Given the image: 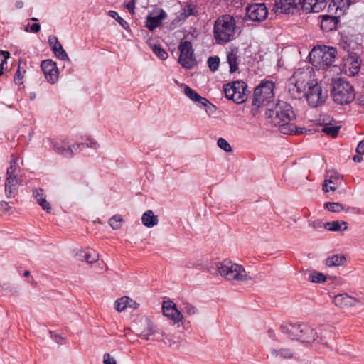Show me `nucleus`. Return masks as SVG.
Listing matches in <instances>:
<instances>
[{"instance_id": "nucleus-1", "label": "nucleus", "mask_w": 364, "mask_h": 364, "mask_svg": "<svg viewBox=\"0 0 364 364\" xmlns=\"http://www.w3.org/2000/svg\"><path fill=\"white\" fill-rule=\"evenodd\" d=\"M281 330L284 335L291 340L313 344L316 350H321L328 346L327 340L322 336H319L313 328L306 323H288L282 326Z\"/></svg>"}, {"instance_id": "nucleus-2", "label": "nucleus", "mask_w": 364, "mask_h": 364, "mask_svg": "<svg viewBox=\"0 0 364 364\" xmlns=\"http://www.w3.org/2000/svg\"><path fill=\"white\" fill-rule=\"evenodd\" d=\"M313 73L314 70L310 66L298 69L294 73L288 81V90L291 97L301 99L306 85L310 87L311 82H317L314 78Z\"/></svg>"}, {"instance_id": "nucleus-3", "label": "nucleus", "mask_w": 364, "mask_h": 364, "mask_svg": "<svg viewBox=\"0 0 364 364\" xmlns=\"http://www.w3.org/2000/svg\"><path fill=\"white\" fill-rule=\"evenodd\" d=\"M235 21L233 16L225 14L214 23L213 36L217 43H227L235 38Z\"/></svg>"}, {"instance_id": "nucleus-4", "label": "nucleus", "mask_w": 364, "mask_h": 364, "mask_svg": "<svg viewBox=\"0 0 364 364\" xmlns=\"http://www.w3.org/2000/svg\"><path fill=\"white\" fill-rule=\"evenodd\" d=\"M336 54L337 51L333 47L318 46L311 50L309 55V62L316 68L326 70L335 62Z\"/></svg>"}, {"instance_id": "nucleus-5", "label": "nucleus", "mask_w": 364, "mask_h": 364, "mask_svg": "<svg viewBox=\"0 0 364 364\" xmlns=\"http://www.w3.org/2000/svg\"><path fill=\"white\" fill-rule=\"evenodd\" d=\"M219 275L230 281L244 282L250 278L241 264H237L228 259L215 264Z\"/></svg>"}, {"instance_id": "nucleus-6", "label": "nucleus", "mask_w": 364, "mask_h": 364, "mask_svg": "<svg viewBox=\"0 0 364 364\" xmlns=\"http://www.w3.org/2000/svg\"><path fill=\"white\" fill-rule=\"evenodd\" d=\"M275 85L271 80H264L253 91L252 105L256 108L267 106L274 98Z\"/></svg>"}, {"instance_id": "nucleus-7", "label": "nucleus", "mask_w": 364, "mask_h": 364, "mask_svg": "<svg viewBox=\"0 0 364 364\" xmlns=\"http://www.w3.org/2000/svg\"><path fill=\"white\" fill-rule=\"evenodd\" d=\"M331 95L334 102L341 105L350 104L355 97L352 85L342 79L334 81Z\"/></svg>"}, {"instance_id": "nucleus-8", "label": "nucleus", "mask_w": 364, "mask_h": 364, "mask_svg": "<svg viewBox=\"0 0 364 364\" xmlns=\"http://www.w3.org/2000/svg\"><path fill=\"white\" fill-rule=\"evenodd\" d=\"M266 115L267 118L272 119L271 123L273 124H278L282 122H291L296 117L291 106L283 101L277 102L273 110L268 109Z\"/></svg>"}, {"instance_id": "nucleus-9", "label": "nucleus", "mask_w": 364, "mask_h": 364, "mask_svg": "<svg viewBox=\"0 0 364 364\" xmlns=\"http://www.w3.org/2000/svg\"><path fill=\"white\" fill-rule=\"evenodd\" d=\"M226 98L236 104H242L248 96L247 85L243 81H235L223 87Z\"/></svg>"}, {"instance_id": "nucleus-10", "label": "nucleus", "mask_w": 364, "mask_h": 364, "mask_svg": "<svg viewBox=\"0 0 364 364\" xmlns=\"http://www.w3.org/2000/svg\"><path fill=\"white\" fill-rule=\"evenodd\" d=\"M307 103L312 107H317L324 104L327 98V91L321 89L318 82H311L304 95Z\"/></svg>"}, {"instance_id": "nucleus-11", "label": "nucleus", "mask_w": 364, "mask_h": 364, "mask_svg": "<svg viewBox=\"0 0 364 364\" xmlns=\"http://www.w3.org/2000/svg\"><path fill=\"white\" fill-rule=\"evenodd\" d=\"M180 57L179 63L186 69H191L196 65L194 50L192 48L191 43L187 41H183L179 46Z\"/></svg>"}, {"instance_id": "nucleus-12", "label": "nucleus", "mask_w": 364, "mask_h": 364, "mask_svg": "<svg viewBox=\"0 0 364 364\" xmlns=\"http://www.w3.org/2000/svg\"><path fill=\"white\" fill-rule=\"evenodd\" d=\"M268 14L264 3H252L245 7V18L253 22L264 21Z\"/></svg>"}, {"instance_id": "nucleus-13", "label": "nucleus", "mask_w": 364, "mask_h": 364, "mask_svg": "<svg viewBox=\"0 0 364 364\" xmlns=\"http://www.w3.org/2000/svg\"><path fill=\"white\" fill-rule=\"evenodd\" d=\"M164 315L178 323L183 320V315L181 311L177 309L175 303L171 300L164 301L162 305Z\"/></svg>"}, {"instance_id": "nucleus-14", "label": "nucleus", "mask_w": 364, "mask_h": 364, "mask_svg": "<svg viewBox=\"0 0 364 364\" xmlns=\"http://www.w3.org/2000/svg\"><path fill=\"white\" fill-rule=\"evenodd\" d=\"M41 69L47 82L53 85L57 82L59 77V70L56 63L51 60H45L41 63Z\"/></svg>"}, {"instance_id": "nucleus-15", "label": "nucleus", "mask_w": 364, "mask_h": 364, "mask_svg": "<svg viewBox=\"0 0 364 364\" xmlns=\"http://www.w3.org/2000/svg\"><path fill=\"white\" fill-rule=\"evenodd\" d=\"M275 5L281 13L287 14H294L301 9L304 10V0H279Z\"/></svg>"}, {"instance_id": "nucleus-16", "label": "nucleus", "mask_w": 364, "mask_h": 364, "mask_svg": "<svg viewBox=\"0 0 364 364\" xmlns=\"http://www.w3.org/2000/svg\"><path fill=\"white\" fill-rule=\"evenodd\" d=\"M342 177L340 173L334 171H328L326 175V179L323 186V191L327 193L329 191H334L341 185Z\"/></svg>"}, {"instance_id": "nucleus-17", "label": "nucleus", "mask_w": 364, "mask_h": 364, "mask_svg": "<svg viewBox=\"0 0 364 364\" xmlns=\"http://www.w3.org/2000/svg\"><path fill=\"white\" fill-rule=\"evenodd\" d=\"M166 16L167 14L163 9H160L157 14H151L147 16L146 18V28L153 31L159 28Z\"/></svg>"}, {"instance_id": "nucleus-18", "label": "nucleus", "mask_w": 364, "mask_h": 364, "mask_svg": "<svg viewBox=\"0 0 364 364\" xmlns=\"http://www.w3.org/2000/svg\"><path fill=\"white\" fill-rule=\"evenodd\" d=\"M333 304L341 309L355 306L358 303V300L354 297L349 296L348 294L343 293L337 294L333 298Z\"/></svg>"}, {"instance_id": "nucleus-19", "label": "nucleus", "mask_w": 364, "mask_h": 364, "mask_svg": "<svg viewBox=\"0 0 364 364\" xmlns=\"http://www.w3.org/2000/svg\"><path fill=\"white\" fill-rule=\"evenodd\" d=\"M19 180L18 178H6L5 194L6 198H13L18 193Z\"/></svg>"}, {"instance_id": "nucleus-20", "label": "nucleus", "mask_w": 364, "mask_h": 364, "mask_svg": "<svg viewBox=\"0 0 364 364\" xmlns=\"http://www.w3.org/2000/svg\"><path fill=\"white\" fill-rule=\"evenodd\" d=\"M360 70V63L355 57L350 56L345 60L343 70L349 76H355Z\"/></svg>"}, {"instance_id": "nucleus-21", "label": "nucleus", "mask_w": 364, "mask_h": 364, "mask_svg": "<svg viewBox=\"0 0 364 364\" xmlns=\"http://www.w3.org/2000/svg\"><path fill=\"white\" fill-rule=\"evenodd\" d=\"M328 0H304V11L318 13L326 8Z\"/></svg>"}, {"instance_id": "nucleus-22", "label": "nucleus", "mask_w": 364, "mask_h": 364, "mask_svg": "<svg viewBox=\"0 0 364 364\" xmlns=\"http://www.w3.org/2000/svg\"><path fill=\"white\" fill-rule=\"evenodd\" d=\"M270 353L272 356L276 359L291 360L295 358V353L289 348H272Z\"/></svg>"}, {"instance_id": "nucleus-23", "label": "nucleus", "mask_w": 364, "mask_h": 364, "mask_svg": "<svg viewBox=\"0 0 364 364\" xmlns=\"http://www.w3.org/2000/svg\"><path fill=\"white\" fill-rule=\"evenodd\" d=\"M139 304L135 301L127 297L123 296L119 299H117L114 302V309L118 312H122L125 310L127 307H132L136 309Z\"/></svg>"}, {"instance_id": "nucleus-24", "label": "nucleus", "mask_w": 364, "mask_h": 364, "mask_svg": "<svg viewBox=\"0 0 364 364\" xmlns=\"http://www.w3.org/2000/svg\"><path fill=\"white\" fill-rule=\"evenodd\" d=\"M237 53L238 50L237 48L230 49V50L227 53V61L229 64L230 73H235L238 70L240 58H238Z\"/></svg>"}, {"instance_id": "nucleus-25", "label": "nucleus", "mask_w": 364, "mask_h": 364, "mask_svg": "<svg viewBox=\"0 0 364 364\" xmlns=\"http://www.w3.org/2000/svg\"><path fill=\"white\" fill-rule=\"evenodd\" d=\"M336 23L337 19L336 17L326 15L323 16V18H321L320 27L321 30L328 32L336 29Z\"/></svg>"}, {"instance_id": "nucleus-26", "label": "nucleus", "mask_w": 364, "mask_h": 364, "mask_svg": "<svg viewBox=\"0 0 364 364\" xmlns=\"http://www.w3.org/2000/svg\"><path fill=\"white\" fill-rule=\"evenodd\" d=\"M141 222L144 226L152 228L158 224V216L152 210H146L141 217Z\"/></svg>"}, {"instance_id": "nucleus-27", "label": "nucleus", "mask_w": 364, "mask_h": 364, "mask_svg": "<svg viewBox=\"0 0 364 364\" xmlns=\"http://www.w3.org/2000/svg\"><path fill=\"white\" fill-rule=\"evenodd\" d=\"M154 335H161V333L156 326L149 321L148 326H146V327L141 331L140 337L143 340L149 341L150 340L151 336Z\"/></svg>"}, {"instance_id": "nucleus-28", "label": "nucleus", "mask_w": 364, "mask_h": 364, "mask_svg": "<svg viewBox=\"0 0 364 364\" xmlns=\"http://www.w3.org/2000/svg\"><path fill=\"white\" fill-rule=\"evenodd\" d=\"M184 94L188 97L189 99L193 100L195 102H198L204 106H206L207 104H209L210 102L208 101L206 98H203L200 95H199L196 92H195L192 88L188 87V85L184 87Z\"/></svg>"}, {"instance_id": "nucleus-29", "label": "nucleus", "mask_w": 364, "mask_h": 364, "mask_svg": "<svg viewBox=\"0 0 364 364\" xmlns=\"http://www.w3.org/2000/svg\"><path fill=\"white\" fill-rule=\"evenodd\" d=\"M326 230L329 231H342L348 230V223L345 221L335 220L324 224Z\"/></svg>"}, {"instance_id": "nucleus-30", "label": "nucleus", "mask_w": 364, "mask_h": 364, "mask_svg": "<svg viewBox=\"0 0 364 364\" xmlns=\"http://www.w3.org/2000/svg\"><path fill=\"white\" fill-rule=\"evenodd\" d=\"M11 160L10 166L6 169V178H16V172L19 168L18 164V157L15 156L14 154L11 156Z\"/></svg>"}, {"instance_id": "nucleus-31", "label": "nucleus", "mask_w": 364, "mask_h": 364, "mask_svg": "<svg viewBox=\"0 0 364 364\" xmlns=\"http://www.w3.org/2000/svg\"><path fill=\"white\" fill-rule=\"evenodd\" d=\"M355 2V0H332L329 4V8H334L336 11L338 9L345 11Z\"/></svg>"}, {"instance_id": "nucleus-32", "label": "nucleus", "mask_w": 364, "mask_h": 364, "mask_svg": "<svg viewBox=\"0 0 364 364\" xmlns=\"http://www.w3.org/2000/svg\"><path fill=\"white\" fill-rule=\"evenodd\" d=\"M53 147L59 154H62L66 157H72L73 156V149L64 146L60 141H54L53 143Z\"/></svg>"}, {"instance_id": "nucleus-33", "label": "nucleus", "mask_w": 364, "mask_h": 364, "mask_svg": "<svg viewBox=\"0 0 364 364\" xmlns=\"http://www.w3.org/2000/svg\"><path fill=\"white\" fill-rule=\"evenodd\" d=\"M346 262V257L342 254L333 255L326 258V264L328 267H336L343 265Z\"/></svg>"}, {"instance_id": "nucleus-34", "label": "nucleus", "mask_w": 364, "mask_h": 364, "mask_svg": "<svg viewBox=\"0 0 364 364\" xmlns=\"http://www.w3.org/2000/svg\"><path fill=\"white\" fill-rule=\"evenodd\" d=\"M274 125L278 126L279 132L283 134H290L296 133V127L294 124H291V122H282L278 124Z\"/></svg>"}, {"instance_id": "nucleus-35", "label": "nucleus", "mask_w": 364, "mask_h": 364, "mask_svg": "<svg viewBox=\"0 0 364 364\" xmlns=\"http://www.w3.org/2000/svg\"><path fill=\"white\" fill-rule=\"evenodd\" d=\"M324 206L326 210L332 213H340L344 210L343 205L338 202H326Z\"/></svg>"}, {"instance_id": "nucleus-36", "label": "nucleus", "mask_w": 364, "mask_h": 364, "mask_svg": "<svg viewBox=\"0 0 364 364\" xmlns=\"http://www.w3.org/2000/svg\"><path fill=\"white\" fill-rule=\"evenodd\" d=\"M309 279L312 283H323L326 280V277L319 272H311L309 274Z\"/></svg>"}, {"instance_id": "nucleus-37", "label": "nucleus", "mask_w": 364, "mask_h": 364, "mask_svg": "<svg viewBox=\"0 0 364 364\" xmlns=\"http://www.w3.org/2000/svg\"><path fill=\"white\" fill-rule=\"evenodd\" d=\"M54 55L60 60H68V55L62 48L60 43L55 46V47L51 48Z\"/></svg>"}, {"instance_id": "nucleus-38", "label": "nucleus", "mask_w": 364, "mask_h": 364, "mask_svg": "<svg viewBox=\"0 0 364 364\" xmlns=\"http://www.w3.org/2000/svg\"><path fill=\"white\" fill-rule=\"evenodd\" d=\"M123 222L124 220L121 215H115L109 219L108 223H109L113 230H119L121 228Z\"/></svg>"}, {"instance_id": "nucleus-39", "label": "nucleus", "mask_w": 364, "mask_h": 364, "mask_svg": "<svg viewBox=\"0 0 364 364\" xmlns=\"http://www.w3.org/2000/svg\"><path fill=\"white\" fill-rule=\"evenodd\" d=\"M181 311L188 316L194 315L198 313L197 308L188 302H183Z\"/></svg>"}, {"instance_id": "nucleus-40", "label": "nucleus", "mask_w": 364, "mask_h": 364, "mask_svg": "<svg viewBox=\"0 0 364 364\" xmlns=\"http://www.w3.org/2000/svg\"><path fill=\"white\" fill-rule=\"evenodd\" d=\"M340 129V126L326 125L323 129V132L329 136L335 137L339 133Z\"/></svg>"}, {"instance_id": "nucleus-41", "label": "nucleus", "mask_w": 364, "mask_h": 364, "mask_svg": "<svg viewBox=\"0 0 364 364\" xmlns=\"http://www.w3.org/2000/svg\"><path fill=\"white\" fill-rule=\"evenodd\" d=\"M152 51L154 55L159 57L161 60H166L168 58V53L159 46H154Z\"/></svg>"}, {"instance_id": "nucleus-42", "label": "nucleus", "mask_w": 364, "mask_h": 364, "mask_svg": "<svg viewBox=\"0 0 364 364\" xmlns=\"http://www.w3.org/2000/svg\"><path fill=\"white\" fill-rule=\"evenodd\" d=\"M208 66H209L210 70L212 71L218 70L220 65V58L219 57H210L208 58L207 60Z\"/></svg>"}, {"instance_id": "nucleus-43", "label": "nucleus", "mask_w": 364, "mask_h": 364, "mask_svg": "<svg viewBox=\"0 0 364 364\" xmlns=\"http://www.w3.org/2000/svg\"><path fill=\"white\" fill-rule=\"evenodd\" d=\"M83 258L86 262L92 264L98 259V255L95 252V251H89L85 252L83 255Z\"/></svg>"}, {"instance_id": "nucleus-44", "label": "nucleus", "mask_w": 364, "mask_h": 364, "mask_svg": "<svg viewBox=\"0 0 364 364\" xmlns=\"http://www.w3.org/2000/svg\"><path fill=\"white\" fill-rule=\"evenodd\" d=\"M9 53L0 50V76L4 74V65L6 64Z\"/></svg>"}, {"instance_id": "nucleus-45", "label": "nucleus", "mask_w": 364, "mask_h": 364, "mask_svg": "<svg viewBox=\"0 0 364 364\" xmlns=\"http://www.w3.org/2000/svg\"><path fill=\"white\" fill-rule=\"evenodd\" d=\"M218 146L226 152L231 151V146H230L228 141L225 139L220 138L218 140Z\"/></svg>"}, {"instance_id": "nucleus-46", "label": "nucleus", "mask_w": 364, "mask_h": 364, "mask_svg": "<svg viewBox=\"0 0 364 364\" xmlns=\"http://www.w3.org/2000/svg\"><path fill=\"white\" fill-rule=\"evenodd\" d=\"M24 73H25V70H21V68L19 66L17 71H16L14 77V82L16 84H17V85L22 84V79L23 77Z\"/></svg>"}, {"instance_id": "nucleus-47", "label": "nucleus", "mask_w": 364, "mask_h": 364, "mask_svg": "<svg viewBox=\"0 0 364 364\" xmlns=\"http://www.w3.org/2000/svg\"><path fill=\"white\" fill-rule=\"evenodd\" d=\"M33 196L36 198L37 203L43 201L46 199V196L42 188L35 189L33 191Z\"/></svg>"}, {"instance_id": "nucleus-48", "label": "nucleus", "mask_w": 364, "mask_h": 364, "mask_svg": "<svg viewBox=\"0 0 364 364\" xmlns=\"http://www.w3.org/2000/svg\"><path fill=\"white\" fill-rule=\"evenodd\" d=\"M11 210V207L9 206L8 202L1 201L0 202V214L5 215L8 211Z\"/></svg>"}, {"instance_id": "nucleus-49", "label": "nucleus", "mask_w": 364, "mask_h": 364, "mask_svg": "<svg viewBox=\"0 0 364 364\" xmlns=\"http://www.w3.org/2000/svg\"><path fill=\"white\" fill-rule=\"evenodd\" d=\"M104 364H117L114 358L109 353H105L103 356Z\"/></svg>"}, {"instance_id": "nucleus-50", "label": "nucleus", "mask_w": 364, "mask_h": 364, "mask_svg": "<svg viewBox=\"0 0 364 364\" xmlns=\"http://www.w3.org/2000/svg\"><path fill=\"white\" fill-rule=\"evenodd\" d=\"M39 205L41 206L42 209L45 210L46 213H50L51 210V206L49 202L46 201V200H43V201L37 202Z\"/></svg>"}, {"instance_id": "nucleus-51", "label": "nucleus", "mask_w": 364, "mask_h": 364, "mask_svg": "<svg viewBox=\"0 0 364 364\" xmlns=\"http://www.w3.org/2000/svg\"><path fill=\"white\" fill-rule=\"evenodd\" d=\"M191 14H192V8L190 6H188V10H184L183 12L181 13V14H180L181 18L179 21L186 19Z\"/></svg>"}, {"instance_id": "nucleus-52", "label": "nucleus", "mask_w": 364, "mask_h": 364, "mask_svg": "<svg viewBox=\"0 0 364 364\" xmlns=\"http://www.w3.org/2000/svg\"><path fill=\"white\" fill-rule=\"evenodd\" d=\"M26 30L31 33H37L41 30V25L38 23H35L30 26V29L26 28Z\"/></svg>"}, {"instance_id": "nucleus-53", "label": "nucleus", "mask_w": 364, "mask_h": 364, "mask_svg": "<svg viewBox=\"0 0 364 364\" xmlns=\"http://www.w3.org/2000/svg\"><path fill=\"white\" fill-rule=\"evenodd\" d=\"M48 43H49V45L52 48V47H55V46L60 43L57 37L56 36H50L49 37V39H48Z\"/></svg>"}, {"instance_id": "nucleus-54", "label": "nucleus", "mask_w": 364, "mask_h": 364, "mask_svg": "<svg viewBox=\"0 0 364 364\" xmlns=\"http://www.w3.org/2000/svg\"><path fill=\"white\" fill-rule=\"evenodd\" d=\"M356 152L358 154H364V139L358 143Z\"/></svg>"}, {"instance_id": "nucleus-55", "label": "nucleus", "mask_w": 364, "mask_h": 364, "mask_svg": "<svg viewBox=\"0 0 364 364\" xmlns=\"http://www.w3.org/2000/svg\"><path fill=\"white\" fill-rule=\"evenodd\" d=\"M90 142L85 144V147H91L92 149H97L99 147L98 144L93 139H89Z\"/></svg>"}, {"instance_id": "nucleus-56", "label": "nucleus", "mask_w": 364, "mask_h": 364, "mask_svg": "<svg viewBox=\"0 0 364 364\" xmlns=\"http://www.w3.org/2000/svg\"><path fill=\"white\" fill-rule=\"evenodd\" d=\"M70 147L73 149L74 154L75 152H78L81 147H85V143L77 144Z\"/></svg>"}, {"instance_id": "nucleus-57", "label": "nucleus", "mask_w": 364, "mask_h": 364, "mask_svg": "<svg viewBox=\"0 0 364 364\" xmlns=\"http://www.w3.org/2000/svg\"><path fill=\"white\" fill-rule=\"evenodd\" d=\"M362 154H356L354 156V157H353V161H355V162H361L363 161V157L361 156Z\"/></svg>"}, {"instance_id": "nucleus-58", "label": "nucleus", "mask_w": 364, "mask_h": 364, "mask_svg": "<svg viewBox=\"0 0 364 364\" xmlns=\"http://www.w3.org/2000/svg\"><path fill=\"white\" fill-rule=\"evenodd\" d=\"M311 226H312L314 229L318 228L321 227V223L319 221H316L310 223Z\"/></svg>"}, {"instance_id": "nucleus-59", "label": "nucleus", "mask_w": 364, "mask_h": 364, "mask_svg": "<svg viewBox=\"0 0 364 364\" xmlns=\"http://www.w3.org/2000/svg\"><path fill=\"white\" fill-rule=\"evenodd\" d=\"M267 333H268L269 336V337H271L272 338H274L275 334H274V331H273V330H272V329H269V330L267 331Z\"/></svg>"}, {"instance_id": "nucleus-60", "label": "nucleus", "mask_w": 364, "mask_h": 364, "mask_svg": "<svg viewBox=\"0 0 364 364\" xmlns=\"http://www.w3.org/2000/svg\"><path fill=\"white\" fill-rule=\"evenodd\" d=\"M109 15H110L112 17H113V18H115V16H119V15H118V14H117V12L114 11H111L109 12Z\"/></svg>"}, {"instance_id": "nucleus-61", "label": "nucleus", "mask_w": 364, "mask_h": 364, "mask_svg": "<svg viewBox=\"0 0 364 364\" xmlns=\"http://www.w3.org/2000/svg\"><path fill=\"white\" fill-rule=\"evenodd\" d=\"M117 21H118V22H119V23H120V24H121L122 26H123V23H124V22H126V21H124V20H123L120 16H118Z\"/></svg>"}, {"instance_id": "nucleus-62", "label": "nucleus", "mask_w": 364, "mask_h": 364, "mask_svg": "<svg viewBox=\"0 0 364 364\" xmlns=\"http://www.w3.org/2000/svg\"><path fill=\"white\" fill-rule=\"evenodd\" d=\"M23 277H28L30 275V272L28 271V270L24 271L23 273Z\"/></svg>"}, {"instance_id": "nucleus-63", "label": "nucleus", "mask_w": 364, "mask_h": 364, "mask_svg": "<svg viewBox=\"0 0 364 364\" xmlns=\"http://www.w3.org/2000/svg\"><path fill=\"white\" fill-rule=\"evenodd\" d=\"M360 104L364 105V97L359 99Z\"/></svg>"}, {"instance_id": "nucleus-64", "label": "nucleus", "mask_w": 364, "mask_h": 364, "mask_svg": "<svg viewBox=\"0 0 364 364\" xmlns=\"http://www.w3.org/2000/svg\"><path fill=\"white\" fill-rule=\"evenodd\" d=\"M22 6H23V3L21 1H19V2L17 3V6L18 8H21Z\"/></svg>"}]
</instances>
